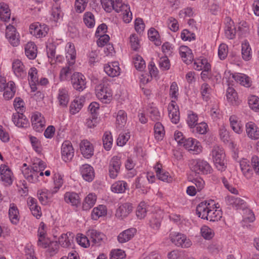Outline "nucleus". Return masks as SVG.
I'll list each match as a JSON object with an SVG mask.
<instances>
[{"instance_id":"nucleus-1","label":"nucleus","mask_w":259,"mask_h":259,"mask_svg":"<svg viewBox=\"0 0 259 259\" xmlns=\"http://www.w3.org/2000/svg\"><path fill=\"white\" fill-rule=\"evenodd\" d=\"M104 10L110 12L112 10L122 15L123 22L129 23L133 19V14L128 4H123L121 0H101Z\"/></svg>"},{"instance_id":"nucleus-2","label":"nucleus","mask_w":259,"mask_h":259,"mask_svg":"<svg viewBox=\"0 0 259 259\" xmlns=\"http://www.w3.org/2000/svg\"><path fill=\"white\" fill-rule=\"evenodd\" d=\"M179 95V87L178 84L176 82H173L171 84L169 89V95L172 100L168 104L167 110L170 120L175 124L178 123L180 120L179 107L175 101L177 100Z\"/></svg>"},{"instance_id":"nucleus-3","label":"nucleus","mask_w":259,"mask_h":259,"mask_svg":"<svg viewBox=\"0 0 259 259\" xmlns=\"http://www.w3.org/2000/svg\"><path fill=\"white\" fill-rule=\"evenodd\" d=\"M46 167L47 164L45 162L39 159H37L30 167L23 168L22 173L29 182L36 183L39 181V171L44 170Z\"/></svg>"},{"instance_id":"nucleus-4","label":"nucleus","mask_w":259,"mask_h":259,"mask_svg":"<svg viewBox=\"0 0 259 259\" xmlns=\"http://www.w3.org/2000/svg\"><path fill=\"white\" fill-rule=\"evenodd\" d=\"M215 167L221 171L225 170L226 160L224 149L218 145L212 147L209 154Z\"/></svg>"},{"instance_id":"nucleus-5","label":"nucleus","mask_w":259,"mask_h":259,"mask_svg":"<svg viewBox=\"0 0 259 259\" xmlns=\"http://www.w3.org/2000/svg\"><path fill=\"white\" fill-rule=\"evenodd\" d=\"M190 169L198 174L207 175L211 173L212 168L209 163L200 158L193 159L189 161Z\"/></svg>"},{"instance_id":"nucleus-6","label":"nucleus","mask_w":259,"mask_h":259,"mask_svg":"<svg viewBox=\"0 0 259 259\" xmlns=\"http://www.w3.org/2000/svg\"><path fill=\"white\" fill-rule=\"evenodd\" d=\"M97 98L103 103L108 104L112 99V90L105 83H100L95 89Z\"/></svg>"},{"instance_id":"nucleus-7","label":"nucleus","mask_w":259,"mask_h":259,"mask_svg":"<svg viewBox=\"0 0 259 259\" xmlns=\"http://www.w3.org/2000/svg\"><path fill=\"white\" fill-rule=\"evenodd\" d=\"M170 241L177 247L182 248L190 247L192 243L185 235L179 232H172L169 235Z\"/></svg>"},{"instance_id":"nucleus-8","label":"nucleus","mask_w":259,"mask_h":259,"mask_svg":"<svg viewBox=\"0 0 259 259\" xmlns=\"http://www.w3.org/2000/svg\"><path fill=\"white\" fill-rule=\"evenodd\" d=\"M183 146L191 153L198 155L202 152L203 147L196 139L189 138L184 140Z\"/></svg>"},{"instance_id":"nucleus-9","label":"nucleus","mask_w":259,"mask_h":259,"mask_svg":"<svg viewBox=\"0 0 259 259\" xmlns=\"http://www.w3.org/2000/svg\"><path fill=\"white\" fill-rule=\"evenodd\" d=\"M49 30V28L47 25L39 22L33 23L29 26L30 33L38 38L45 37Z\"/></svg>"},{"instance_id":"nucleus-10","label":"nucleus","mask_w":259,"mask_h":259,"mask_svg":"<svg viewBox=\"0 0 259 259\" xmlns=\"http://www.w3.org/2000/svg\"><path fill=\"white\" fill-rule=\"evenodd\" d=\"M121 165V161L120 157L114 156L111 158L108 165L109 176L110 178L115 179L117 177Z\"/></svg>"},{"instance_id":"nucleus-11","label":"nucleus","mask_w":259,"mask_h":259,"mask_svg":"<svg viewBox=\"0 0 259 259\" xmlns=\"http://www.w3.org/2000/svg\"><path fill=\"white\" fill-rule=\"evenodd\" d=\"M71 81L73 89L79 92L83 91L87 87L86 78L80 73H74L71 76Z\"/></svg>"},{"instance_id":"nucleus-12","label":"nucleus","mask_w":259,"mask_h":259,"mask_svg":"<svg viewBox=\"0 0 259 259\" xmlns=\"http://www.w3.org/2000/svg\"><path fill=\"white\" fill-rule=\"evenodd\" d=\"M31 121L34 131L41 132L44 130L46 125V120L40 113L36 112L32 114Z\"/></svg>"},{"instance_id":"nucleus-13","label":"nucleus","mask_w":259,"mask_h":259,"mask_svg":"<svg viewBox=\"0 0 259 259\" xmlns=\"http://www.w3.org/2000/svg\"><path fill=\"white\" fill-rule=\"evenodd\" d=\"M61 155L62 158L65 162H68L72 160L74 155V151L70 141H66L62 144Z\"/></svg>"},{"instance_id":"nucleus-14","label":"nucleus","mask_w":259,"mask_h":259,"mask_svg":"<svg viewBox=\"0 0 259 259\" xmlns=\"http://www.w3.org/2000/svg\"><path fill=\"white\" fill-rule=\"evenodd\" d=\"M0 178L5 185H10L13 183V175L10 167L5 164L0 165Z\"/></svg>"},{"instance_id":"nucleus-15","label":"nucleus","mask_w":259,"mask_h":259,"mask_svg":"<svg viewBox=\"0 0 259 259\" xmlns=\"http://www.w3.org/2000/svg\"><path fill=\"white\" fill-rule=\"evenodd\" d=\"M79 148L81 154L85 158H90L94 155V145L88 140H82L79 144Z\"/></svg>"},{"instance_id":"nucleus-16","label":"nucleus","mask_w":259,"mask_h":259,"mask_svg":"<svg viewBox=\"0 0 259 259\" xmlns=\"http://www.w3.org/2000/svg\"><path fill=\"white\" fill-rule=\"evenodd\" d=\"M6 37L13 46L15 47L19 45V34L16 31V28L13 26L9 25L7 26L6 30Z\"/></svg>"},{"instance_id":"nucleus-17","label":"nucleus","mask_w":259,"mask_h":259,"mask_svg":"<svg viewBox=\"0 0 259 259\" xmlns=\"http://www.w3.org/2000/svg\"><path fill=\"white\" fill-rule=\"evenodd\" d=\"M133 206L128 202L119 204L117 207L115 215L120 219L126 218L133 211Z\"/></svg>"},{"instance_id":"nucleus-18","label":"nucleus","mask_w":259,"mask_h":259,"mask_svg":"<svg viewBox=\"0 0 259 259\" xmlns=\"http://www.w3.org/2000/svg\"><path fill=\"white\" fill-rule=\"evenodd\" d=\"M213 206V201H203L200 203L196 208L197 215L202 219H206L208 217L209 210Z\"/></svg>"},{"instance_id":"nucleus-19","label":"nucleus","mask_w":259,"mask_h":259,"mask_svg":"<svg viewBox=\"0 0 259 259\" xmlns=\"http://www.w3.org/2000/svg\"><path fill=\"white\" fill-rule=\"evenodd\" d=\"M27 204L32 214L37 219H39L42 215V212L37 200L32 197H29L27 199Z\"/></svg>"},{"instance_id":"nucleus-20","label":"nucleus","mask_w":259,"mask_h":259,"mask_svg":"<svg viewBox=\"0 0 259 259\" xmlns=\"http://www.w3.org/2000/svg\"><path fill=\"white\" fill-rule=\"evenodd\" d=\"M104 70L109 76L114 77L118 76L121 73V69L118 62H109L104 65Z\"/></svg>"},{"instance_id":"nucleus-21","label":"nucleus","mask_w":259,"mask_h":259,"mask_svg":"<svg viewBox=\"0 0 259 259\" xmlns=\"http://www.w3.org/2000/svg\"><path fill=\"white\" fill-rule=\"evenodd\" d=\"M57 99L60 106L67 107L70 100L68 89L65 87L60 88L58 91Z\"/></svg>"},{"instance_id":"nucleus-22","label":"nucleus","mask_w":259,"mask_h":259,"mask_svg":"<svg viewBox=\"0 0 259 259\" xmlns=\"http://www.w3.org/2000/svg\"><path fill=\"white\" fill-rule=\"evenodd\" d=\"M65 52L68 63L70 66L73 65L75 62L76 56V52L74 44L70 42L67 43L65 48Z\"/></svg>"},{"instance_id":"nucleus-23","label":"nucleus","mask_w":259,"mask_h":259,"mask_svg":"<svg viewBox=\"0 0 259 259\" xmlns=\"http://www.w3.org/2000/svg\"><path fill=\"white\" fill-rule=\"evenodd\" d=\"M12 69L15 75L18 78H23L26 76L25 66L19 59H15L12 62Z\"/></svg>"},{"instance_id":"nucleus-24","label":"nucleus","mask_w":259,"mask_h":259,"mask_svg":"<svg viewBox=\"0 0 259 259\" xmlns=\"http://www.w3.org/2000/svg\"><path fill=\"white\" fill-rule=\"evenodd\" d=\"M80 173L82 178L86 181L91 182L95 177L94 169L93 167L88 164L82 165L79 168Z\"/></svg>"},{"instance_id":"nucleus-25","label":"nucleus","mask_w":259,"mask_h":259,"mask_svg":"<svg viewBox=\"0 0 259 259\" xmlns=\"http://www.w3.org/2000/svg\"><path fill=\"white\" fill-rule=\"evenodd\" d=\"M179 54L183 61L186 64H190L194 59L192 51L187 46H181L179 48Z\"/></svg>"},{"instance_id":"nucleus-26","label":"nucleus","mask_w":259,"mask_h":259,"mask_svg":"<svg viewBox=\"0 0 259 259\" xmlns=\"http://www.w3.org/2000/svg\"><path fill=\"white\" fill-rule=\"evenodd\" d=\"M232 78L238 83L242 86L248 88L251 85V80L250 78L244 73L236 72L232 73Z\"/></svg>"},{"instance_id":"nucleus-27","label":"nucleus","mask_w":259,"mask_h":259,"mask_svg":"<svg viewBox=\"0 0 259 259\" xmlns=\"http://www.w3.org/2000/svg\"><path fill=\"white\" fill-rule=\"evenodd\" d=\"M246 133L248 138L252 140L259 139V129L255 123L248 122L245 124Z\"/></svg>"},{"instance_id":"nucleus-28","label":"nucleus","mask_w":259,"mask_h":259,"mask_svg":"<svg viewBox=\"0 0 259 259\" xmlns=\"http://www.w3.org/2000/svg\"><path fill=\"white\" fill-rule=\"evenodd\" d=\"M154 169L156 174V176L159 180L168 183H170L172 181V178L169 175L168 172L165 171L162 168L161 164L157 163L154 166Z\"/></svg>"},{"instance_id":"nucleus-29","label":"nucleus","mask_w":259,"mask_h":259,"mask_svg":"<svg viewBox=\"0 0 259 259\" xmlns=\"http://www.w3.org/2000/svg\"><path fill=\"white\" fill-rule=\"evenodd\" d=\"M50 14V19L55 23L60 22L62 20L63 13L60 6L58 4H56L52 6Z\"/></svg>"},{"instance_id":"nucleus-30","label":"nucleus","mask_w":259,"mask_h":259,"mask_svg":"<svg viewBox=\"0 0 259 259\" xmlns=\"http://www.w3.org/2000/svg\"><path fill=\"white\" fill-rule=\"evenodd\" d=\"M225 201L227 205L236 209L243 208L245 206V201L239 197L229 195L225 197Z\"/></svg>"},{"instance_id":"nucleus-31","label":"nucleus","mask_w":259,"mask_h":259,"mask_svg":"<svg viewBox=\"0 0 259 259\" xmlns=\"http://www.w3.org/2000/svg\"><path fill=\"white\" fill-rule=\"evenodd\" d=\"M113 116L116 117V128L119 130H121L126 123V113L123 110H120L117 113H115Z\"/></svg>"},{"instance_id":"nucleus-32","label":"nucleus","mask_w":259,"mask_h":259,"mask_svg":"<svg viewBox=\"0 0 259 259\" xmlns=\"http://www.w3.org/2000/svg\"><path fill=\"white\" fill-rule=\"evenodd\" d=\"M225 35L229 39H234L236 35V27L234 22L230 19L227 18L224 29Z\"/></svg>"},{"instance_id":"nucleus-33","label":"nucleus","mask_w":259,"mask_h":259,"mask_svg":"<svg viewBox=\"0 0 259 259\" xmlns=\"http://www.w3.org/2000/svg\"><path fill=\"white\" fill-rule=\"evenodd\" d=\"M57 193L56 192L54 191L53 188L50 190L47 189H41L37 191V196L39 201L42 203H46L48 200L51 199L53 195Z\"/></svg>"},{"instance_id":"nucleus-34","label":"nucleus","mask_w":259,"mask_h":259,"mask_svg":"<svg viewBox=\"0 0 259 259\" xmlns=\"http://www.w3.org/2000/svg\"><path fill=\"white\" fill-rule=\"evenodd\" d=\"M12 120L15 125L18 127H26L29 124L28 120L22 113L17 112L13 114Z\"/></svg>"},{"instance_id":"nucleus-35","label":"nucleus","mask_w":259,"mask_h":259,"mask_svg":"<svg viewBox=\"0 0 259 259\" xmlns=\"http://www.w3.org/2000/svg\"><path fill=\"white\" fill-rule=\"evenodd\" d=\"M64 199L66 203L73 206H77L80 203V197L76 192H66L64 195Z\"/></svg>"},{"instance_id":"nucleus-36","label":"nucleus","mask_w":259,"mask_h":259,"mask_svg":"<svg viewBox=\"0 0 259 259\" xmlns=\"http://www.w3.org/2000/svg\"><path fill=\"white\" fill-rule=\"evenodd\" d=\"M230 124L233 131L238 134H241L243 131V125L236 115H231L229 118Z\"/></svg>"},{"instance_id":"nucleus-37","label":"nucleus","mask_w":259,"mask_h":259,"mask_svg":"<svg viewBox=\"0 0 259 259\" xmlns=\"http://www.w3.org/2000/svg\"><path fill=\"white\" fill-rule=\"evenodd\" d=\"M136 233V230L132 228L126 229L120 233L117 236V240L120 243H125L130 240Z\"/></svg>"},{"instance_id":"nucleus-38","label":"nucleus","mask_w":259,"mask_h":259,"mask_svg":"<svg viewBox=\"0 0 259 259\" xmlns=\"http://www.w3.org/2000/svg\"><path fill=\"white\" fill-rule=\"evenodd\" d=\"M97 201V196L95 193H90L83 200L82 207L83 210H89L94 206Z\"/></svg>"},{"instance_id":"nucleus-39","label":"nucleus","mask_w":259,"mask_h":259,"mask_svg":"<svg viewBox=\"0 0 259 259\" xmlns=\"http://www.w3.org/2000/svg\"><path fill=\"white\" fill-rule=\"evenodd\" d=\"M25 54L30 60L34 59L37 56V47L33 42H27L24 46Z\"/></svg>"},{"instance_id":"nucleus-40","label":"nucleus","mask_w":259,"mask_h":259,"mask_svg":"<svg viewBox=\"0 0 259 259\" xmlns=\"http://www.w3.org/2000/svg\"><path fill=\"white\" fill-rule=\"evenodd\" d=\"M73 240V234L71 232H67L62 234L59 238L58 241L61 246L67 248L71 246Z\"/></svg>"},{"instance_id":"nucleus-41","label":"nucleus","mask_w":259,"mask_h":259,"mask_svg":"<svg viewBox=\"0 0 259 259\" xmlns=\"http://www.w3.org/2000/svg\"><path fill=\"white\" fill-rule=\"evenodd\" d=\"M241 56L242 59L247 61L252 58V51L249 42L244 40L241 44Z\"/></svg>"},{"instance_id":"nucleus-42","label":"nucleus","mask_w":259,"mask_h":259,"mask_svg":"<svg viewBox=\"0 0 259 259\" xmlns=\"http://www.w3.org/2000/svg\"><path fill=\"white\" fill-rule=\"evenodd\" d=\"M222 217V212L221 210L219 209L215 206V204L213 202V206L209 210L208 217L205 220L211 222L218 221Z\"/></svg>"},{"instance_id":"nucleus-43","label":"nucleus","mask_w":259,"mask_h":259,"mask_svg":"<svg viewBox=\"0 0 259 259\" xmlns=\"http://www.w3.org/2000/svg\"><path fill=\"white\" fill-rule=\"evenodd\" d=\"M240 166L243 175L249 179L252 175V170L249 164V161L247 159L243 158L240 161Z\"/></svg>"},{"instance_id":"nucleus-44","label":"nucleus","mask_w":259,"mask_h":259,"mask_svg":"<svg viewBox=\"0 0 259 259\" xmlns=\"http://www.w3.org/2000/svg\"><path fill=\"white\" fill-rule=\"evenodd\" d=\"M9 217L11 222L14 224H17L20 220L19 210L16 206L14 204L10 205L9 210Z\"/></svg>"},{"instance_id":"nucleus-45","label":"nucleus","mask_w":259,"mask_h":259,"mask_svg":"<svg viewBox=\"0 0 259 259\" xmlns=\"http://www.w3.org/2000/svg\"><path fill=\"white\" fill-rule=\"evenodd\" d=\"M3 91H4L3 95L5 99H12L14 96L16 92L15 83L12 81L8 82Z\"/></svg>"},{"instance_id":"nucleus-46","label":"nucleus","mask_w":259,"mask_h":259,"mask_svg":"<svg viewBox=\"0 0 259 259\" xmlns=\"http://www.w3.org/2000/svg\"><path fill=\"white\" fill-rule=\"evenodd\" d=\"M193 67L195 70L200 71L204 68L210 69L211 65L206 58L200 57L195 60Z\"/></svg>"},{"instance_id":"nucleus-47","label":"nucleus","mask_w":259,"mask_h":259,"mask_svg":"<svg viewBox=\"0 0 259 259\" xmlns=\"http://www.w3.org/2000/svg\"><path fill=\"white\" fill-rule=\"evenodd\" d=\"M107 214V208L104 205H99L94 208L92 211L91 217L93 220H97L100 217H104Z\"/></svg>"},{"instance_id":"nucleus-48","label":"nucleus","mask_w":259,"mask_h":259,"mask_svg":"<svg viewBox=\"0 0 259 259\" xmlns=\"http://www.w3.org/2000/svg\"><path fill=\"white\" fill-rule=\"evenodd\" d=\"M198 117L196 113L191 110L188 111L186 122L188 126L193 130V132H194V128L198 122Z\"/></svg>"},{"instance_id":"nucleus-49","label":"nucleus","mask_w":259,"mask_h":259,"mask_svg":"<svg viewBox=\"0 0 259 259\" xmlns=\"http://www.w3.org/2000/svg\"><path fill=\"white\" fill-rule=\"evenodd\" d=\"M83 100L81 98H76L70 104V112L72 114L78 113L83 106Z\"/></svg>"},{"instance_id":"nucleus-50","label":"nucleus","mask_w":259,"mask_h":259,"mask_svg":"<svg viewBox=\"0 0 259 259\" xmlns=\"http://www.w3.org/2000/svg\"><path fill=\"white\" fill-rule=\"evenodd\" d=\"M127 187V183L123 181H118L114 183L111 186L112 192L116 193H124Z\"/></svg>"},{"instance_id":"nucleus-51","label":"nucleus","mask_w":259,"mask_h":259,"mask_svg":"<svg viewBox=\"0 0 259 259\" xmlns=\"http://www.w3.org/2000/svg\"><path fill=\"white\" fill-rule=\"evenodd\" d=\"M11 12L9 6L4 3H0V19L7 21L10 18Z\"/></svg>"},{"instance_id":"nucleus-52","label":"nucleus","mask_w":259,"mask_h":259,"mask_svg":"<svg viewBox=\"0 0 259 259\" xmlns=\"http://www.w3.org/2000/svg\"><path fill=\"white\" fill-rule=\"evenodd\" d=\"M24 259H38L36 256L33 246L31 244H26L24 248Z\"/></svg>"},{"instance_id":"nucleus-53","label":"nucleus","mask_w":259,"mask_h":259,"mask_svg":"<svg viewBox=\"0 0 259 259\" xmlns=\"http://www.w3.org/2000/svg\"><path fill=\"white\" fill-rule=\"evenodd\" d=\"M248 104L249 108L255 112H259V98L253 95L248 97Z\"/></svg>"},{"instance_id":"nucleus-54","label":"nucleus","mask_w":259,"mask_h":259,"mask_svg":"<svg viewBox=\"0 0 259 259\" xmlns=\"http://www.w3.org/2000/svg\"><path fill=\"white\" fill-rule=\"evenodd\" d=\"M154 131L155 138L158 141L162 140L165 135L163 125L159 122H156L154 125Z\"/></svg>"},{"instance_id":"nucleus-55","label":"nucleus","mask_w":259,"mask_h":259,"mask_svg":"<svg viewBox=\"0 0 259 259\" xmlns=\"http://www.w3.org/2000/svg\"><path fill=\"white\" fill-rule=\"evenodd\" d=\"M161 217L159 214H153L149 220V226L154 230H158L161 226Z\"/></svg>"},{"instance_id":"nucleus-56","label":"nucleus","mask_w":259,"mask_h":259,"mask_svg":"<svg viewBox=\"0 0 259 259\" xmlns=\"http://www.w3.org/2000/svg\"><path fill=\"white\" fill-rule=\"evenodd\" d=\"M113 144V138L111 133L109 132H106L103 136V144L104 148L107 151H109L112 147Z\"/></svg>"},{"instance_id":"nucleus-57","label":"nucleus","mask_w":259,"mask_h":259,"mask_svg":"<svg viewBox=\"0 0 259 259\" xmlns=\"http://www.w3.org/2000/svg\"><path fill=\"white\" fill-rule=\"evenodd\" d=\"M83 21L88 28H93L95 24L94 15L90 12H87L83 15Z\"/></svg>"},{"instance_id":"nucleus-58","label":"nucleus","mask_w":259,"mask_h":259,"mask_svg":"<svg viewBox=\"0 0 259 259\" xmlns=\"http://www.w3.org/2000/svg\"><path fill=\"white\" fill-rule=\"evenodd\" d=\"M28 138L33 149L37 153H41L42 147L39 139L32 135H29Z\"/></svg>"},{"instance_id":"nucleus-59","label":"nucleus","mask_w":259,"mask_h":259,"mask_svg":"<svg viewBox=\"0 0 259 259\" xmlns=\"http://www.w3.org/2000/svg\"><path fill=\"white\" fill-rule=\"evenodd\" d=\"M226 98L227 101L232 104L236 103L238 99L237 93L234 88L229 87L226 91Z\"/></svg>"},{"instance_id":"nucleus-60","label":"nucleus","mask_w":259,"mask_h":259,"mask_svg":"<svg viewBox=\"0 0 259 259\" xmlns=\"http://www.w3.org/2000/svg\"><path fill=\"white\" fill-rule=\"evenodd\" d=\"M211 89L210 85L206 83L202 84L200 88V92L203 99L207 101L210 99Z\"/></svg>"},{"instance_id":"nucleus-61","label":"nucleus","mask_w":259,"mask_h":259,"mask_svg":"<svg viewBox=\"0 0 259 259\" xmlns=\"http://www.w3.org/2000/svg\"><path fill=\"white\" fill-rule=\"evenodd\" d=\"M88 235L90 236L95 243H99L105 237V235L101 232L96 230H90L88 232Z\"/></svg>"},{"instance_id":"nucleus-62","label":"nucleus","mask_w":259,"mask_h":259,"mask_svg":"<svg viewBox=\"0 0 259 259\" xmlns=\"http://www.w3.org/2000/svg\"><path fill=\"white\" fill-rule=\"evenodd\" d=\"M63 176L59 174L56 173L54 176V186L52 188L54 189V191L58 192L59 190L62 186L63 184Z\"/></svg>"},{"instance_id":"nucleus-63","label":"nucleus","mask_w":259,"mask_h":259,"mask_svg":"<svg viewBox=\"0 0 259 259\" xmlns=\"http://www.w3.org/2000/svg\"><path fill=\"white\" fill-rule=\"evenodd\" d=\"M147 204L144 202H141L137 208L136 215L139 219H142L145 217L147 214Z\"/></svg>"},{"instance_id":"nucleus-64","label":"nucleus","mask_w":259,"mask_h":259,"mask_svg":"<svg viewBox=\"0 0 259 259\" xmlns=\"http://www.w3.org/2000/svg\"><path fill=\"white\" fill-rule=\"evenodd\" d=\"M133 63L135 67L140 71L145 69L146 63L143 58L138 55H136L133 58Z\"/></svg>"}]
</instances>
